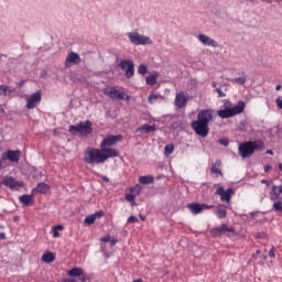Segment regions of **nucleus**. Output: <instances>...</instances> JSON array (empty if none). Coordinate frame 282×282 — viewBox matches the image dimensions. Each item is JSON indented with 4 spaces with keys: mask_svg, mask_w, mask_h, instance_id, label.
I'll return each mask as SVG.
<instances>
[{
    "mask_svg": "<svg viewBox=\"0 0 282 282\" xmlns=\"http://www.w3.org/2000/svg\"><path fill=\"white\" fill-rule=\"evenodd\" d=\"M173 151H175V147L173 144H167L164 148V155L169 158V155H171Z\"/></svg>",
    "mask_w": 282,
    "mask_h": 282,
    "instance_id": "obj_30",
    "label": "nucleus"
},
{
    "mask_svg": "<svg viewBox=\"0 0 282 282\" xmlns=\"http://www.w3.org/2000/svg\"><path fill=\"white\" fill-rule=\"evenodd\" d=\"M212 87H214L215 89H218V88H217V83H216V82H213V83H212Z\"/></svg>",
    "mask_w": 282,
    "mask_h": 282,
    "instance_id": "obj_56",
    "label": "nucleus"
},
{
    "mask_svg": "<svg viewBox=\"0 0 282 282\" xmlns=\"http://www.w3.org/2000/svg\"><path fill=\"white\" fill-rule=\"evenodd\" d=\"M53 237H55V238L61 237V234L58 232L57 229H54V228H53Z\"/></svg>",
    "mask_w": 282,
    "mask_h": 282,
    "instance_id": "obj_45",
    "label": "nucleus"
},
{
    "mask_svg": "<svg viewBox=\"0 0 282 282\" xmlns=\"http://www.w3.org/2000/svg\"><path fill=\"white\" fill-rule=\"evenodd\" d=\"M198 41H200L203 45H208L209 47H219V43L206 34H198Z\"/></svg>",
    "mask_w": 282,
    "mask_h": 282,
    "instance_id": "obj_18",
    "label": "nucleus"
},
{
    "mask_svg": "<svg viewBox=\"0 0 282 282\" xmlns=\"http://www.w3.org/2000/svg\"><path fill=\"white\" fill-rule=\"evenodd\" d=\"M65 227H63V225H57V226H55V227H53V229H55V230H63Z\"/></svg>",
    "mask_w": 282,
    "mask_h": 282,
    "instance_id": "obj_47",
    "label": "nucleus"
},
{
    "mask_svg": "<svg viewBox=\"0 0 282 282\" xmlns=\"http://www.w3.org/2000/svg\"><path fill=\"white\" fill-rule=\"evenodd\" d=\"M187 208L192 215H200V213H204V210H210L213 205H208L206 203H189L187 204Z\"/></svg>",
    "mask_w": 282,
    "mask_h": 282,
    "instance_id": "obj_9",
    "label": "nucleus"
},
{
    "mask_svg": "<svg viewBox=\"0 0 282 282\" xmlns=\"http://www.w3.org/2000/svg\"><path fill=\"white\" fill-rule=\"evenodd\" d=\"M216 93L218 94V98H226V95L224 91H221V88H216Z\"/></svg>",
    "mask_w": 282,
    "mask_h": 282,
    "instance_id": "obj_40",
    "label": "nucleus"
},
{
    "mask_svg": "<svg viewBox=\"0 0 282 282\" xmlns=\"http://www.w3.org/2000/svg\"><path fill=\"white\" fill-rule=\"evenodd\" d=\"M124 199H126L127 202H130V203H132V204H135V195H133V194H127V195L124 196Z\"/></svg>",
    "mask_w": 282,
    "mask_h": 282,
    "instance_id": "obj_35",
    "label": "nucleus"
},
{
    "mask_svg": "<svg viewBox=\"0 0 282 282\" xmlns=\"http://www.w3.org/2000/svg\"><path fill=\"white\" fill-rule=\"evenodd\" d=\"M139 182L147 186L149 184H153V182H155V178L153 177V175H144L140 176Z\"/></svg>",
    "mask_w": 282,
    "mask_h": 282,
    "instance_id": "obj_25",
    "label": "nucleus"
},
{
    "mask_svg": "<svg viewBox=\"0 0 282 282\" xmlns=\"http://www.w3.org/2000/svg\"><path fill=\"white\" fill-rule=\"evenodd\" d=\"M101 252H104L106 259H109V254H107V253L105 252V247H101Z\"/></svg>",
    "mask_w": 282,
    "mask_h": 282,
    "instance_id": "obj_51",
    "label": "nucleus"
},
{
    "mask_svg": "<svg viewBox=\"0 0 282 282\" xmlns=\"http://www.w3.org/2000/svg\"><path fill=\"white\" fill-rule=\"evenodd\" d=\"M228 80L230 83H237L238 85H246V80H248V77L243 75L241 77L229 78Z\"/></svg>",
    "mask_w": 282,
    "mask_h": 282,
    "instance_id": "obj_28",
    "label": "nucleus"
},
{
    "mask_svg": "<svg viewBox=\"0 0 282 282\" xmlns=\"http://www.w3.org/2000/svg\"><path fill=\"white\" fill-rule=\"evenodd\" d=\"M102 155H104V162L109 160V158H118L120 153L117 152L116 149L112 148H101Z\"/></svg>",
    "mask_w": 282,
    "mask_h": 282,
    "instance_id": "obj_20",
    "label": "nucleus"
},
{
    "mask_svg": "<svg viewBox=\"0 0 282 282\" xmlns=\"http://www.w3.org/2000/svg\"><path fill=\"white\" fill-rule=\"evenodd\" d=\"M279 170L282 172V163H279Z\"/></svg>",
    "mask_w": 282,
    "mask_h": 282,
    "instance_id": "obj_62",
    "label": "nucleus"
},
{
    "mask_svg": "<svg viewBox=\"0 0 282 282\" xmlns=\"http://www.w3.org/2000/svg\"><path fill=\"white\" fill-rule=\"evenodd\" d=\"M42 261L44 263H54V261H56V256H54L53 252H45L43 256H42Z\"/></svg>",
    "mask_w": 282,
    "mask_h": 282,
    "instance_id": "obj_24",
    "label": "nucleus"
},
{
    "mask_svg": "<svg viewBox=\"0 0 282 282\" xmlns=\"http://www.w3.org/2000/svg\"><path fill=\"white\" fill-rule=\"evenodd\" d=\"M45 74H47V73H44V74L42 73L41 77H42V78H45Z\"/></svg>",
    "mask_w": 282,
    "mask_h": 282,
    "instance_id": "obj_64",
    "label": "nucleus"
},
{
    "mask_svg": "<svg viewBox=\"0 0 282 282\" xmlns=\"http://www.w3.org/2000/svg\"><path fill=\"white\" fill-rule=\"evenodd\" d=\"M281 90V85H278L276 87H275V91H280Z\"/></svg>",
    "mask_w": 282,
    "mask_h": 282,
    "instance_id": "obj_60",
    "label": "nucleus"
},
{
    "mask_svg": "<svg viewBox=\"0 0 282 282\" xmlns=\"http://www.w3.org/2000/svg\"><path fill=\"white\" fill-rule=\"evenodd\" d=\"M265 149V143L261 140H256V141H247L243 143L239 144L238 148V155L240 158H250L254 151H263Z\"/></svg>",
    "mask_w": 282,
    "mask_h": 282,
    "instance_id": "obj_2",
    "label": "nucleus"
},
{
    "mask_svg": "<svg viewBox=\"0 0 282 282\" xmlns=\"http://www.w3.org/2000/svg\"><path fill=\"white\" fill-rule=\"evenodd\" d=\"M175 127H177V122H174V123H173V128H174V129H175Z\"/></svg>",
    "mask_w": 282,
    "mask_h": 282,
    "instance_id": "obj_63",
    "label": "nucleus"
},
{
    "mask_svg": "<svg viewBox=\"0 0 282 282\" xmlns=\"http://www.w3.org/2000/svg\"><path fill=\"white\" fill-rule=\"evenodd\" d=\"M128 39L133 45H151L153 41L147 35H142L138 32H129Z\"/></svg>",
    "mask_w": 282,
    "mask_h": 282,
    "instance_id": "obj_6",
    "label": "nucleus"
},
{
    "mask_svg": "<svg viewBox=\"0 0 282 282\" xmlns=\"http://www.w3.org/2000/svg\"><path fill=\"white\" fill-rule=\"evenodd\" d=\"M218 142H219V144H221L223 147H228V144H229L228 139H219Z\"/></svg>",
    "mask_w": 282,
    "mask_h": 282,
    "instance_id": "obj_39",
    "label": "nucleus"
},
{
    "mask_svg": "<svg viewBox=\"0 0 282 282\" xmlns=\"http://www.w3.org/2000/svg\"><path fill=\"white\" fill-rule=\"evenodd\" d=\"M210 173L213 175H224V172H221V160H216L215 163H212Z\"/></svg>",
    "mask_w": 282,
    "mask_h": 282,
    "instance_id": "obj_21",
    "label": "nucleus"
},
{
    "mask_svg": "<svg viewBox=\"0 0 282 282\" xmlns=\"http://www.w3.org/2000/svg\"><path fill=\"white\" fill-rule=\"evenodd\" d=\"M120 140H122L121 134L107 135L106 138L102 139V141L100 143V149H111V147H116V144H118V142H120Z\"/></svg>",
    "mask_w": 282,
    "mask_h": 282,
    "instance_id": "obj_10",
    "label": "nucleus"
},
{
    "mask_svg": "<svg viewBox=\"0 0 282 282\" xmlns=\"http://www.w3.org/2000/svg\"><path fill=\"white\" fill-rule=\"evenodd\" d=\"M213 122V110L204 109L197 113V119L192 121L191 127L196 135L200 138H206L210 133V128L208 124Z\"/></svg>",
    "mask_w": 282,
    "mask_h": 282,
    "instance_id": "obj_1",
    "label": "nucleus"
},
{
    "mask_svg": "<svg viewBox=\"0 0 282 282\" xmlns=\"http://www.w3.org/2000/svg\"><path fill=\"white\" fill-rule=\"evenodd\" d=\"M102 180H104V182L109 183V177H107V176H102Z\"/></svg>",
    "mask_w": 282,
    "mask_h": 282,
    "instance_id": "obj_58",
    "label": "nucleus"
},
{
    "mask_svg": "<svg viewBox=\"0 0 282 282\" xmlns=\"http://www.w3.org/2000/svg\"><path fill=\"white\" fill-rule=\"evenodd\" d=\"M226 232H235V227H228V225L223 224L216 228L210 229V235L213 237H221V235H226Z\"/></svg>",
    "mask_w": 282,
    "mask_h": 282,
    "instance_id": "obj_15",
    "label": "nucleus"
},
{
    "mask_svg": "<svg viewBox=\"0 0 282 282\" xmlns=\"http://www.w3.org/2000/svg\"><path fill=\"white\" fill-rule=\"evenodd\" d=\"M267 155H274V152L272 150H268Z\"/></svg>",
    "mask_w": 282,
    "mask_h": 282,
    "instance_id": "obj_54",
    "label": "nucleus"
},
{
    "mask_svg": "<svg viewBox=\"0 0 282 282\" xmlns=\"http://www.w3.org/2000/svg\"><path fill=\"white\" fill-rule=\"evenodd\" d=\"M104 94L111 98V100H124V91H120L116 87L105 88Z\"/></svg>",
    "mask_w": 282,
    "mask_h": 282,
    "instance_id": "obj_12",
    "label": "nucleus"
},
{
    "mask_svg": "<svg viewBox=\"0 0 282 282\" xmlns=\"http://www.w3.org/2000/svg\"><path fill=\"white\" fill-rule=\"evenodd\" d=\"M268 171H272V165L264 166V173H268Z\"/></svg>",
    "mask_w": 282,
    "mask_h": 282,
    "instance_id": "obj_48",
    "label": "nucleus"
},
{
    "mask_svg": "<svg viewBox=\"0 0 282 282\" xmlns=\"http://www.w3.org/2000/svg\"><path fill=\"white\" fill-rule=\"evenodd\" d=\"M215 215L218 217V219H226L228 212H226V209L218 208L215 212Z\"/></svg>",
    "mask_w": 282,
    "mask_h": 282,
    "instance_id": "obj_29",
    "label": "nucleus"
},
{
    "mask_svg": "<svg viewBox=\"0 0 282 282\" xmlns=\"http://www.w3.org/2000/svg\"><path fill=\"white\" fill-rule=\"evenodd\" d=\"M147 85H150V87H153V85H158V73H153L152 75H149L145 77Z\"/></svg>",
    "mask_w": 282,
    "mask_h": 282,
    "instance_id": "obj_26",
    "label": "nucleus"
},
{
    "mask_svg": "<svg viewBox=\"0 0 282 282\" xmlns=\"http://www.w3.org/2000/svg\"><path fill=\"white\" fill-rule=\"evenodd\" d=\"M32 198H33L32 195L24 194L19 197V200L21 202V204H23V206H28L29 204L32 203Z\"/></svg>",
    "mask_w": 282,
    "mask_h": 282,
    "instance_id": "obj_27",
    "label": "nucleus"
},
{
    "mask_svg": "<svg viewBox=\"0 0 282 282\" xmlns=\"http://www.w3.org/2000/svg\"><path fill=\"white\" fill-rule=\"evenodd\" d=\"M102 215H105V213L102 210L96 212L95 214H93V216L95 217V219H100V217H102Z\"/></svg>",
    "mask_w": 282,
    "mask_h": 282,
    "instance_id": "obj_41",
    "label": "nucleus"
},
{
    "mask_svg": "<svg viewBox=\"0 0 282 282\" xmlns=\"http://www.w3.org/2000/svg\"><path fill=\"white\" fill-rule=\"evenodd\" d=\"M271 193H276L279 196H281V193H279V186L273 185Z\"/></svg>",
    "mask_w": 282,
    "mask_h": 282,
    "instance_id": "obj_44",
    "label": "nucleus"
},
{
    "mask_svg": "<svg viewBox=\"0 0 282 282\" xmlns=\"http://www.w3.org/2000/svg\"><path fill=\"white\" fill-rule=\"evenodd\" d=\"M51 187L47 185V183H39L34 191L36 193H40L41 195H47L50 193Z\"/></svg>",
    "mask_w": 282,
    "mask_h": 282,
    "instance_id": "obj_23",
    "label": "nucleus"
},
{
    "mask_svg": "<svg viewBox=\"0 0 282 282\" xmlns=\"http://www.w3.org/2000/svg\"><path fill=\"white\" fill-rule=\"evenodd\" d=\"M84 162L86 164H105L102 148H93L85 152Z\"/></svg>",
    "mask_w": 282,
    "mask_h": 282,
    "instance_id": "obj_5",
    "label": "nucleus"
},
{
    "mask_svg": "<svg viewBox=\"0 0 282 282\" xmlns=\"http://www.w3.org/2000/svg\"><path fill=\"white\" fill-rule=\"evenodd\" d=\"M96 223V216L90 215V216H87L84 220V224H86V226H91V224H95Z\"/></svg>",
    "mask_w": 282,
    "mask_h": 282,
    "instance_id": "obj_33",
    "label": "nucleus"
},
{
    "mask_svg": "<svg viewBox=\"0 0 282 282\" xmlns=\"http://www.w3.org/2000/svg\"><path fill=\"white\" fill-rule=\"evenodd\" d=\"M124 100H131V97L129 95H124Z\"/></svg>",
    "mask_w": 282,
    "mask_h": 282,
    "instance_id": "obj_59",
    "label": "nucleus"
},
{
    "mask_svg": "<svg viewBox=\"0 0 282 282\" xmlns=\"http://www.w3.org/2000/svg\"><path fill=\"white\" fill-rule=\"evenodd\" d=\"M0 113H6V109H3L2 105H0Z\"/></svg>",
    "mask_w": 282,
    "mask_h": 282,
    "instance_id": "obj_55",
    "label": "nucleus"
},
{
    "mask_svg": "<svg viewBox=\"0 0 282 282\" xmlns=\"http://www.w3.org/2000/svg\"><path fill=\"white\" fill-rule=\"evenodd\" d=\"M272 210H274L275 213H282V200L274 202Z\"/></svg>",
    "mask_w": 282,
    "mask_h": 282,
    "instance_id": "obj_32",
    "label": "nucleus"
},
{
    "mask_svg": "<svg viewBox=\"0 0 282 282\" xmlns=\"http://www.w3.org/2000/svg\"><path fill=\"white\" fill-rule=\"evenodd\" d=\"M246 109V102L238 101L236 106L232 108H225L217 111V116L221 118L223 120H226L227 118H235V116H239V113H243V110Z\"/></svg>",
    "mask_w": 282,
    "mask_h": 282,
    "instance_id": "obj_4",
    "label": "nucleus"
},
{
    "mask_svg": "<svg viewBox=\"0 0 282 282\" xmlns=\"http://www.w3.org/2000/svg\"><path fill=\"white\" fill-rule=\"evenodd\" d=\"M276 107H279V109H282V97H278L275 100Z\"/></svg>",
    "mask_w": 282,
    "mask_h": 282,
    "instance_id": "obj_42",
    "label": "nucleus"
},
{
    "mask_svg": "<svg viewBox=\"0 0 282 282\" xmlns=\"http://www.w3.org/2000/svg\"><path fill=\"white\" fill-rule=\"evenodd\" d=\"M278 193H280V195L282 194V184L278 187Z\"/></svg>",
    "mask_w": 282,
    "mask_h": 282,
    "instance_id": "obj_57",
    "label": "nucleus"
},
{
    "mask_svg": "<svg viewBox=\"0 0 282 282\" xmlns=\"http://www.w3.org/2000/svg\"><path fill=\"white\" fill-rule=\"evenodd\" d=\"M0 96H8V86L0 85Z\"/></svg>",
    "mask_w": 282,
    "mask_h": 282,
    "instance_id": "obj_37",
    "label": "nucleus"
},
{
    "mask_svg": "<svg viewBox=\"0 0 282 282\" xmlns=\"http://www.w3.org/2000/svg\"><path fill=\"white\" fill-rule=\"evenodd\" d=\"M0 239H6V232H0Z\"/></svg>",
    "mask_w": 282,
    "mask_h": 282,
    "instance_id": "obj_53",
    "label": "nucleus"
},
{
    "mask_svg": "<svg viewBox=\"0 0 282 282\" xmlns=\"http://www.w3.org/2000/svg\"><path fill=\"white\" fill-rule=\"evenodd\" d=\"M138 74H140L141 76L149 74V68L147 67V65L140 64L138 67Z\"/></svg>",
    "mask_w": 282,
    "mask_h": 282,
    "instance_id": "obj_31",
    "label": "nucleus"
},
{
    "mask_svg": "<svg viewBox=\"0 0 282 282\" xmlns=\"http://www.w3.org/2000/svg\"><path fill=\"white\" fill-rule=\"evenodd\" d=\"M128 224H138V217L135 216H130L128 217Z\"/></svg>",
    "mask_w": 282,
    "mask_h": 282,
    "instance_id": "obj_38",
    "label": "nucleus"
},
{
    "mask_svg": "<svg viewBox=\"0 0 282 282\" xmlns=\"http://www.w3.org/2000/svg\"><path fill=\"white\" fill-rule=\"evenodd\" d=\"M118 66L126 73V78H133L135 75V64L131 59H122Z\"/></svg>",
    "mask_w": 282,
    "mask_h": 282,
    "instance_id": "obj_7",
    "label": "nucleus"
},
{
    "mask_svg": "<svg viewBox=\"0 0 282 282\" xmlns=\"http://www.w3.org/2000/svg\"><path fill=\"white\" fill-rule=\"evenodd\" d=\"M234 193L235 189L232 187H229L227 191H225L224 187H218L216 191V195L220 196V200L226 202L227 204H230V199H232Z\"/></svg>",
    "mask_w": 282,
    "mask_h": 282,
    "instance_id": "obj_16",
    "label": "nucleus"
},
{
    "mask_svg": "<svg viewBox=\"0 0 282 282\" xmlns=\"http://www.w3.org/2000/svg\"><path fill=\"white\" fill-rule=\"evenodd\" d=\"M156 131L155 126H151L149 123L143 124L142 127L135 130V133H153Z\"/></svg>",
    "mask_w": 282,
    "mask_h": 282,
    "instance_id": "obj_22",
    "label": "nucleus"
},
{
    "mask_svg": "<svg viewBox=\"0 0 282 282\" xmlns=\"http://www.w3.org/2000/svg\"><path fill=\"white\" fill-rule=\"evenodd\" d=\"M1 184L3 186H7V188H10V191H20L23 187V183L17 181L12 176H6L2 181Z\"/></svg>",
    "mask_w": 282,
    "mask_h": 282,
    "instance_id": "obj_11",
    "label": "nucleus"
},
{
    "mask_svg": "<svg viewBox=\"0 0 282 282\" xmlns=\"http://www.w3.org/2000/svg\"><path fill=\"white\" fill-rule=\"evenodd\" d=\"M269 257L271 259H274L275 254H274V248H272L270 251H269Z\"/></svg>",
    "mask_w": 282,
    "mask_h": 282,
    "instance_id": "obj_46",
    "label": "nucleus"
},
{
    "mask_svg": "<svg viewBox=\"0 0 282 282\" xmlns=\"http://www.w3.org/2000/svg\"><path fill=\"white\" fill-rule=\"evenodd\" d=\"M188 102V97L184 94V91H181L176 94L175 97V105L178 109H184V106Z\"/></svg>",
    "mask_w": 282,
    "mask_h": 282,
    "instance_id": "obj_19",
    "label": "nucleus"
},
{
    "mask_svg": "<svg viewBox=\"0 0 282 282\" xmlns=\"http://www.w3.org/2000/svg\"><path fill=\"white\" fill-rule=\"evenodd\" d=\"M270 199L271 202H279V199H281V196H279L278 193L270 192Z\"/></svg>",
    "mask_w": 282,
    "mask_h": 282,
    "instance_id": "obj_36",
    "label": "nucleus"
},
{
    "mask_svg": "<svg viewBox=\"0 0 282 282\" xmlns=\"http://www.w3.org/2000/svg\"><path fill=\"white\" fill-rule=\"evenodd\" d=\"M93 126L94 123L90 120L80 121L75 126H69L68 132L72 135H78V133L82 137L91 135V133L94 132V129H91Z\"/></svg>",
    "mask_w": 282,
    "mask_h": 282,
    "instance_id": "obj_3",
    "label": "nucleus"
},
{
    "mask_svg": "<svg viewBox=\"0 0 282 282\" xmlns=\"http://www.w3.org/2000/svg\"><path fill=\"white\" fill-rule=\"evenodd\" d=\"M2 160H9V162L19 164V160H21V150H7L2 153Z\"/></svg>",
    "mask_w": 282,
    "mask_h": 282,
    "instance_id": "obj_14",
    "label": "nucleus"
},
{
    "mask_svg": "<svg viewBox=\"0 0 282 282\" xmlns=\"http://www.w3.org/2000/svg\"><path fill=\"white\" fill-rule=\"evenodd\" d=\"M100 241L104 243H109V241H111V236H105L104 238H100Z\"/></svg>",
    "mask_w": 282,
    "mask_h": 282,
    "instance_id": "obj_43",
    "label": "nucleus"
},
{
    "mask_svg": "<svg viewBox=\"0 0 282 282\" xmlns=\"http://www.w3.org/2000/svg\"><path fill=\"white\" fill-rule=\"evenodd\" d=\"M116 243H118V240L117 239H112V240H110V246H116Z\"/></svg>",
    "mask_w": 282,
    "mask_h": 282,
    "instance_id": "obj_50",
    "label": "nucleus"
},
{
    "mask_svg": "<svg viewBox=\"0 0 282 282\" xmlns=\"http://www.w3.org/2000/svg\"><path fill=\"white\" fill-rule=\"evenodd\" d=\"M80 63H83L80 55H78L76 52H69L65 59V67H72V65H80Z\"/></svg>",
    "mask_w": 282,
    "mask_h": 282,
    "instance_id": "obj_17",
    "label": "nucleus"
},
{
    "mask_svg": "<svg viewBox=\"0 0 282 282\" xmlns=\"http://www.w3.org/2000/svg\"><path fill=\"white\" fill-rule=\"evenodd\" d=\"M67 275L72 279H78L80 282H87L89 281V275L83 268L75 267L67 271Z\"/></svg>",
    "mask_w": 282,
    "mask_h": 282,
    "instance_id": "obj_8",
    "label": "nucleus"
},
{
    "mask_svg": "<svg viewBox=\"0 0 282 282\" xmlns=\"http://www.w3.org/2000/svg\"><path fill=\"white\" fill-rule=\"evenodd\" d=\"M43 99L41 91L33 93L30 98L26 99V109H36L41 105Z\"/></svg>",
    "mask_w": 282,
    "mask_h": 282,
    "instance_id": "obj_13",
    "label": "nucleus"
},
{
    "mask_svg": "<svg viewBox=\"0 0 282 282\" xmlns=\"http://www.w3.org/2000/svg\"><path fill=\"white\" fill-rule=\"evenodd\" d=\"M13 221H19V216H14Z\"/></svg>",
    "mask_w": 282,
    "mask_h": 282,
    "instance_id": "obj_61",
    "label": "nucleus"
},
{
    "mask_svg": "<svg viewBox=\"0 0 282 282\" xmlns=\"http://www.w3.org/2000/svg\"><path fill=\"white\" fill-rule=\"evenodd\" d=\"M261 184H265L267 186H270V182L265 178L261 180Z\"/></svg>",
    "mask_w": 282,
    "mask_h": 282,
    "instance_id": "obj_49",
    "label": "nucleus"
},
{
    "mask_svg": "<svg viewBox=\"0 0 282 282\" xmlns=\"http://www.w3.org/2000/svg\"><path fill=\"white\" fill-rule=\"evenodd\" d=\"M139 217H140L141 221H144L147 219V217L142 214H140Z\"/></svg>",
    "mask_w": 282,
    "mask_h": 282,
    "instance_id": "obj_52",
    "label": "nucleus"
},
{
    "mask_svg": "<svg viewBox=\"0 0 282 282\" xmlns=\"http://www.w3.org/2000/svg\"><path fill=\"white\" fill-rule=\"evenodd\" d=\"M158 98H160V95L158 94H151L149 97H148V101L153 105V102H155V100H158Z\"/></svg>",
    "mask_w": 282,
    "mask_h": 282,
    "instance_id": "obj_34",
    "label": "nucleus"
}]
</instances>
